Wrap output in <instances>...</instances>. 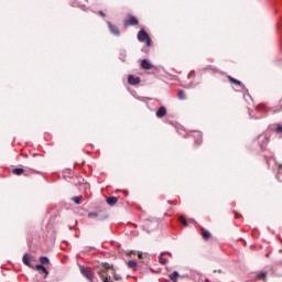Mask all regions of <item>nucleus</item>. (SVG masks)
<instances>
[{
    "label": "nucleus",
    "mask_w": 282,
    "mask_h": 282,
    "mask_svg": "<svg viewBox=\"0 0 282 282\" xmlns=\"http://www.w3.org/2000/svg\"><path fill=\"white\" fill-rule=\"evenodd\" d=\"M203 239H205V241H208V239H210V234L206 229H203Z\"/></svg>",
    "instance_id": "17"
},
{
    "label": "nucleus",
    "mask_w": 282,
    "mask_h": 282,
    "mask_svg": "<svg viewBox=\"0 0 282 282\" xmlns=\"http://www.w3.org/2000/svg\"><path fill=\"white\" fill-rule=\"evenodd\" d=\"M276 132H278V133H282V126H280V127L276 128Z\"/></svg>",
    "instance_id": "28"
},
{
    "label": "nucleus",
    "mask_w": 282,
    "mask_h": 282,
    "mask_svg": "<svg viewBox=\"0 0 282 282\" xmlns=\"http://www.w3.org/2000/svg\"><path fill=\"white\" fill-rule=\"evenodd\" d=\"M159 261H160V263H162V265L166 264V258L162 257V253L159 257Z\"/></svg>",
    "instance_id": "24"
},
{
    "label": "nucleus",
    "mask_w": 282,
    "mask_h": 282,
    "mask_svg": "<svg viewBox=\"0 0 282 282\" xmlns=\"http://www.w3.org/2000/svg\"><path fill=\"white\" fill-rule=\"evenodd\" d=\"M88 217H98V215L97 214H88Z\"/></svg>",
    "instance_id": "29"
},
{
    "label": "nucleus",
    "mask_w": 282,
    "mask_h": 282,
    "mask_svg": "<svg viewBox=\"0 0 282 282\" xmlns=\"http://www.w3.org/2000/svg\"><path fill=\"white\" fill-rule=\"evenodd\" d=\"M141 67H142V69H152L153 64H151V62H149V59H142Z\"/></svg>",
    "instance_id": "8"
},
{
    "label": "nucleus",
    "mask_w": 282,
    "mask_h": 282,
    "mask_svg": "<svg viewBox=\"0 0 282 282\" xmlns=\"http://www.w3.org/2000/svg\"><path fill=\"white\" fill-rule=\"evenodd\" d=\"M113 279L115 281H122V276H120V274H115Z\"/></svg>",
    "instance_id": "27"
},
{
    "label": "nucleus",
    "mask_w": 282,
    "mask_h": 282,
    "mask_svg": "<svg viewBox=\"0 0 282 282\" xmlns=\"http://www.w3.org/2000/svg\"><path fill=\"white\" fill-rule=\"evenodd\" d=\"M126 58H127V51H123L122 53H120V61L124 63Z\"/></svg>",
    "instance_id": "22"
},
{
    "label": "nucleus",
    "mask_w": 282,
    "mask_h": 282,
    "mask_svg": "<svg viewBox=\"0 0 282 282\" xmlns=\"http://www.w3.org/2000/svg\"><path fill=\"white\" fill-rule=\"evenodd\" d=\"M140 77H135L133 75L128 76V83L129 85H140Z\"/></svg>",
    "instance_id": "7"
},
{
    "label": "nucleus",
    "mask_w": 282,
    "mask_h": 282,
    "mask_svg": "<svg viewBox=\"0 0 282 282\" xmlns=\"http://www.w3.org/2000/svg\"><path fill=\"white\" fill-rule=\"evenodd\" d=\"M106 202H107V204H108L109 206H113L115 204L118 203V197H116V196L108 197V198L106 199Z\"/></svg>",
    "instance_id": "11"
},
{
    "label": "nucleus",
    "mask_w": 282,
    "mask_h": 282,
    "mask_svg": "<svg viewBox=\"0 0 282 282\" xmlns=\"http://www.w3.org/2000/svg\"><path fill=\"white\" fill-rule=\"evenodd\" d=\"M180 221L183 224V226H188V223L186 221L185 217H180Z\"/></svg>",
    "instance_id": "25"
},
{
    "label": "nucleus",
    "mask_w": 282,
    "mask_h": 282,
    "mask_svg": "<svg viewBox=\"0 0 282 282\" xmlns=\"http://www.w3.org/2000/svg\"><path fill=\"white\" fill-rule=\"evenodd\" d=\"M139 259H142V252L138 253Z\"/></svg>",
    "instance_id": "31"
},
{
    "label": "nucleus",
    "mask_w": 282,
    "mask_h": 282,
    "mask_svg": "<svg viewBox=\"0 0 282 282\" xmlns=\"http://www.w3.org/2000/svg\"><path fill=\"white\" fill-rule=\"evenodd\" d=\"M177 97L178 100H186V93H184V90H178Z\"/></svg>",
    "instance_id": "15"
},
{
    "label": "nucleus",
    "mask_w": 282,
    "mask_h": 282,
    "mask_svg": "<svg viewBox=\"0 0 282 282\" xmlns=\"http://www.w3.org/2000/svg\"><path fill=\"white\" fill-rule=\"evenodd\" d=\"M40 261H41L42 265H45V264L50 263V258L48 257H41Z\"/></svg>",
    "instance_id": "19"
},
{
    "label": "nucleus",
    "mask_w": 282,
    "mask_h": 282,
    "mask_svg": "<svg viewBox=\"0 0 282 282\" xmlns=\"http://www.w3.org/2000/svg\"><path fill=\"white\" fill-rule=\"evenodd\" d=\"M197 139H195V144H202V132H196Z\"/></svg>",
    "instance_id": "20"
},
{
    "label": "nucleus",
    "mask_w": 282,
    "mask_h": 282,
    "mask_svg": "<svg viewBox=\"0 0 282 282\" xmlns=\"http://www.w3.org/2000/svg\"><path fill=\"white\" fill-rule=\"evenodd\" d=\"M265 276H268V273L265 272L258 274V279H265Z\"/></svg>",
    "instance_id": "26"
},
{
    "label": "nucleus",
    "mask_w": 282,
    "mask_h": 282,
    "mask_svg": "<svg viewBox=\"0 0 282 282\" xmlns=\"http://www.w3.org/2000/svg\"><path fill=\"white\" fill-rule=\"evenodd\" d=\"M22 261H23L24 265H28L29 268H32V264L30 263V256L28 253H25L23 256Z\"/></svg>",
    "instance_id": "12"
},
{
    "label": "nucleus",
    "mask_w": 282,
    "mask_h": 282,
    "mask_svg": "<svg viewBox=\"0 0 282 282\" xmlns=\"http://www.w3.org/2000/svg\"><path fill=\"white\" fill-rule=\"evenodd\" d=\"M108 270L109 267L105 264L97 268V274L100 276L102 282H111V276H109Z\"/></svg>",
    "instance_id": "1"
},
{
    "label": "nucleus",
    "mask_w": 282,
    "mask_h": 282,
    "mask_svg": "<svg viewBox=\"0 0 282 282\" xmlns=\"http://www.w3.org/2000/svg\"><path fill=\"white\" fill-rule=\"evenodd\" d=\"M128 268H131L132 270L138 268V262L133 260L128 261Z\"/></svg>",
    "instance_id": "18"
},
{
    "label": "nucleus",
    "mask_w": 282,
    "mask_h": 282,
    "mask_svg": "<svg viewBox=\"0 0 282 282\" xmlns=\"http://www.w3.org/2000/svg\"><path fill=\"white\" fill-rule=\"evenodd\" d=\"M138 18L130 15V18L124 21L123 25L127 28L128 25H138Z\"/></svg>",
    "instance_id": "5"
},
{
    "label": "nucleus",
    "mask_w": 282,
    "mask_h": 282,
    "mask_svg": "<svg viewBox=\"0 0 282 282\" xmlns=\"http://www.w3.org/2000/svg\"><path fill=\"white\" fill-rule=\"evenodd\" d=\"M12 173H13V175H23L24 170L21 167H15V169H13Z\"/></svg>",
    "instance_id": "14"
},
{
    "label": "nucleus",
    "mask_w": 282,
    "mask_h": 282,
    "mask_svg": "<svg viewBox=\"0 0 282 282\" xmlns=\"http://www.w3.org/2000/svg\"><path fill=\"white\" fill-rule=\"evenodd\" d=\"M36 270H42V272H44V279H47V274H50V271H47V269L45 268V265L43 264H36L35 265Z\"/></svg>",
    "instance_id": "10"
},
{
    "label": "nucleus",
    "mask_w": 282,
    "mask_h": 282,
    "mask_svg": "<svg viewBox=\"0 0 282 282\" xmlns=\"http://www.w3.org/2000/svg\"><path fill=\"white\" fill-rule=\"evenodd\" d=\"M80 199H83V196H75L72 198V202H74L75 204H80Z\"/></svg>",
    "instance_id": "21"
},
{
    "label": "nucleus",
    "mask_w": 282,
    "mask_h": 282,
    "mask_svg": "<svg viewBox=\"0 0 282 282\" xmlns=\"http://www.w3.org/2000/svg\"><path fill=\"white\" fill-rule=\"evenodd\" d=\"M107 23L111 34H113L115 36H120V30L118 29V26L111 24L109 21Z\"/></svg>",
    "instance_id": "6"
},
{
    "label": "nucleus",
    "mask_w": 282,
    "mask_h": 282,
    "mask_svg": "<svg viewBox=\"0 0 282 282\" xmlns=\"http://www.w3.org/2000/svg\"><path fill=\"white\" fill-rule=\"evenodd\" d=\"M278 180L280 181V182H282V165H280V169H279V171H278Z\"/></svg>",
    "instance_id": "23"
},
{
    "label": "nucleus",
    "mask_w": 282,
    "mask_h": 282,
    "mask_svg": "<svg viewBox=\"0 0 282 282\" xmlns=\"http://www.w3.org/2000/svg\"><path fill=\"white\" fill-rule=\"evenodd\" d=\"M228 79L230 80V83H234V85H238L239 87H241V82L239 79H235L231 76H228Z\"/></svg>",
    "instance_id": "16"
},
{
    "label": "nucleus",
    "mask_w": 282,
    "mask_h": 282,
    "mask_svg": "<svg viewBox=\"0 0 282 282\" xmlns=\"http://www.w3.org/2000/svg\"><path fill=\"white\" fill-rule=\"evenodd\" d=\"M137 39L140 43H145L147 47L151 46V37L147 31L140 30L138 32Z\"/></svg>",
    "instance_id": "2"
},
{
    "label": "nucleus",
    "mask_w": 282,
    "mask_h": 282,
    "mask_svg": "<svg viewBox=\"0 0 282 282\" xmlns=\"http://www.w3.org/2000/svg\"><path fill=\"white\" fill-rule=\"evenodd\" d=\"M258 140L260 141L261 149H265V145L268 144V142H270V139H268V135L265 134H260L258 137Z\"/></svg>",
    "instance_id": "4"
},
{
    "label": "nucleus",
    "mask_w": 282,
    "mask_h": 282,
    "mask_svg": "<svg viewBox=\"0 0 282 282\" xmlns=\"http://www.w3.org/2000/svg\"><path fill=\"white\" fill-rule=\"evenodd\" d=\"M100 17H106L105 12L99 11Z\"/></svg>",
    "instance_id": "30"
},
{
    "label": "nucleus",
    "mask_w": 282,
    "mask_h": 282,
    "mask_svg": "<svg viewBox=\"0 0 282 282\" xmlns=\"http://www.w3.org/2000/svg\"><path fill=\"white\" fill-rule=\"evenodd\" d=\"M142 52H149V51L147 50V46H144V47L142 48Z\"/></svg>",
    "instance_id": "32"
},
{
    "label": "nucleus",
    "mask_w": 282,
    "mask_h": 282,
    "mask_svg": "<svg viewBox=\"0 0 282 282\" xmlns=\"http://www.w3.org/2000/svg\"><path fill=\"white\" fill-rule=\"evenodd\" d=\"M180 278V272L174 271L173 273L170 274V279L173 282H177V279Z\"/></svg>",
    "instance_id": "13"
},
{
    "label": "nucleus",
    "mask_w": 282,
    "mask_h": 282,
    "mask_svg": "<svg viewBox=\"0 0 282 282\" xmlns=\"http://www.w3.org/2000/svg\"><path fill=\"white\" fill-rule=\"evenodd\" d=\"M166 116V107L161 106L156 111V118H164Z\"/></svg>",
    "instance_id": "9"
},
{
    "label": "nucleus",
    "mask_w": 282,
    "mask_h": 282,
    "mask_svg": "<svg viewBox=\"0 0 282 282\" xmlns=\"http://www.w3.org/2000/svg\"><path fill=\"white\" fill-rule=\"evenodd\" d=\"M79 270L83 276L87 279V281L94 282V272L91 271V268H86L85 265H80Z\"/></svg>",
    "instance_id": "3"
}]
</instances>
